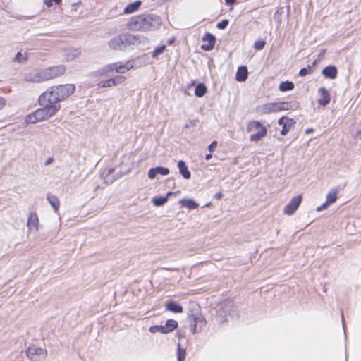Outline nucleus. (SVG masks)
<instances>
[{
    "label": "nucleus",
    "mask_w": 361,
    "mask_h": 361,
    "mask_svg": "<svg viewBox=\"0 0 361 361\" xmlns=\"http://www.w3.org/2000/svg\"><path fill=\"white\" fill-rule=\"evenodd\" d=\"M66 72L63 65L51 66L45 68H34L26 71L23 75V80L30 83H41L61 76Z\"/></svg>",
    "instance_id": "nucleus-1"
},
{
    "label": "nucleus",
    "mask_w": 361,
    "mask_h": 361,
    "mask_svg": "<svg viewBox=\"0 0 361 361\" xmlns=\"http://www.w3.org/2000/svg\"><path fill=\"white\" fill-rule=\"evenodd\" d=\"M247 69L245 66H240L235 75V79L238 82H244L247 78Z\"/></svg>",
    "instance_id": "nucleus-20"
},
{
    "label": "nucleus",
    "mask_w": 361,
    "mask_h": 361,
    "mask_svg": "<svg viewBox=\"0 0 361 361\" xmlns=\"http://www.w3.org/2000/svg\"><path fill=\"white\" fill-rule=\"evenodd\" d=\"M212 157V153L207 154L205 157L206 160H209Z\"/></svg>",
    "instance_id": "nucleus-51"
},
{
    "label": "nucleus",
    "mask_w": 361,
    "mask_h": 361,
    "mask_svg": "<svg viewBox=\"0 0 361 361\" xmlns=\"http://www.w3.org/2000/svg\"><path fill=\"white\" fill-rule=\"evenodd\" d=\"M206 92H207V87L204 84L200 83L196 86L195 90V94L197 97H202L206 94Z\"/></svg>",
    "instance_id": "nucleus-30"
},
{
    "label": "nucleus",
    "mask_w": 361,
    "mask_h": 361,
    "mask_svg": "<svg viewBox=\"0 0 361 361\" xmlns=\"http://www.w3.org/2000/svg\"><path fill=\"white\" fill-rule=\"evenodd\" d=\"M228 21L227 20H224L221 22H219V23H217L216 25V27L219 28V29H224L226 28V27L228 25Z\"/></svg>",
    "instance_id": "nucleus-41"
},
{
    "label": "nucleus",
    "mask_w": 361,
    "mask_h": 361,
    "mask_svg": "<svg viewBox=\"0 0 361 361\" xmlns=\"http://www.w3.org/2000/svg\"><path fill=\"white\" fill-rule=\"evenodd\" d=\"M235 0H225V1L226 2V4H233L235 3Z\"/></svg>",
    "instance_id": "nucleus-50"
},
{
    "label": "nucleus",
    "mask_w": 361,
    "mask_h": 361,
    "mask_svg": "<svg viewBox=\"0 0 361 361\" xmlns=\"http://www.w3.org/2000/svg\"><path fill=\"white\" fill-rule=\"evenodd\" d=\"M166 309L173 313H181L183 311L182 306L173 301H168L166 304Z\"/></svg>",
    "instance_id": "nucleus-19"
},
{
    "label": "nucleus",
    "mask_w": 361,
    "mask_h": 361,
    "mask_svg": "<svg viewBox=\"0 0 361 361\" xmlns=\"http://www.w3.org/2000/svg\"><path fill=\"white\" fill-rule=\"evenodd\" d=\"M161 23L160 18L157 16L139 15L133 17L128 26L132 30L147 32L157 29Z\"/></svg>",
    "instance_id": "nucleus-2"
},
{
    "label": "nucleus",
    "mask_w": 361,
    "mask_h": 361,
    "mask_svg": "<svg viewBox=\"0 0 361 361\" xmlns=\"http://www.w3.org/2000/svg\"><path fill=\"white\" fill-rule=\"evenodd\" d=\"M221 197H222V193H221V192H219L216 193V194L214 195V197H215L216 199H218V200H219V199H221Z\"/></svg>",
    "instance_id": "nucleus-48"
},
{
    "label": "nucleus",
    "mask_w": 361,
    "mask_h": 361,
    "mask_svg": "<svg viewBox=\"0 0 361 361\" xmlns=\"http://www.w3.org/2000/svg\"><path fill=\"white\" fill-rule=\"evenodd\" d=\"M47 200L49 203L51 205L55 212H57L59 207V199L52 195L48 194L47 196Z\"/></svg>",
    "instance_id": "nucleus-26"
},
{
    "label": "nucleus",
    "mask_w": 361,
    "mask_h": 361,
    "mask_svg": "<svg viewBox=\"0 0 361 361\" xmlns=\"http://www.w3.org/2000/svg\"><path fill=\"white\" fill-rule=\"evenodd\" d=\"M39 104L46 109H52V116H54L61 109L60 99L58 97L54 87H50L40 94L38 99Z\"/></svg>",
    "instance_id": "nucleus-3"
},
{
    "label": "nucleus",
    "mask_w": 361,
    "mask_h": 361,
    "mask_svg": "<svg viewBox=\"0 0 361 361\" xmlns=\"http://www.w3.org/2000/svg\"><path fill=\"white\" fill-rule=\"evenodd\" d=\"M216 146H217V142L216 141H213L208 146V150L209 151V152L212 153L213 152H214L215 149L216 148Z\"/></svg>",
    "instance_id": "nucleus-42"
},
{
    "label": "nucleus",
    "mask_w": 361,
    "mask_h": 361,
    "mask_svg": "<svg viewBox=\"0 0 361 361\" xmlns=\"http://www.w3.org/2000/svg\"><path fill=\"white\" fill-rule=\"evenodd\" d=\"M178 327V322L174 319H168L166 322L164 328L165 329L166 334L173 331Z\"/></svg>",
    "instance_id": "nucleus-25"
},
{
    "label": "nucleus",
    "mask_w": 361,
    "mask_h": 361,
    "mask_svg": "<svg viewBox=\"0 0 361 361\" xmlns=\"http://www.w3.org/2000/svg\"><path fill=\"white\" fill-rule=\"evenodd\" d=\"M294 87H295V85H294L293 82H289V81H285V82H281V84L279 85V89L281 92H286V91H290V90H293Z\"/></svg>",
    "instance_id": "nucleus-29"
},
{
    "label": "nucleus",
    "mask_w": 361,
    "mask_h": 361,
    "mask_svg": "<svg viewBox=\"0 0 361 361\" xmlns=\"http://www.w3.org/2000/svg\"><path fill=\"white\" fill-rule=\"evenodd\" d=\"M165 49H166V46L165 45H161V46L156 48L154 49V51H153V53H152V56L153 57H157L159 54H162L163 51L165 50Z\"/></svg>",
    "instance_id": "nucleus-36"
},
{
    "label": "nucleus",
    "mask_w": 361,
    "mask_h": 361,
    "mask_svg": "<svg viewBox=\"0 0 361 361\" xmlns=\"http://www.w3.org/2000/svg\"><path fill=\"white\" fill-rule=\"evenodd\" d=\"M195 125H196V121H195V120L190 121L189 122V123L185 125V128L194 127V126H195Z\"/></svg>",
    "instance_id": "nucleus-47"
},
{
    "label": "nucleus",
    "mask_w": 361,
    "mask_h": 361,
    "mask_svg": "<svg viewBox=\"0 0 361 361\" xmlns=\"http://www.w3.org/2000/svg\"><path fill=\"white\" fill-rule=\"evenodd\" d=\"M169 173V169L163 166H157L150 169L148 172V177L154 179L158 175L166 176Z\"/></svg>",
    "instance_id": "nucleus-16"
},
{
    "label": "nucleus",
    "mask_w": 361,
    "mask_h": 361,
    "mask_svg": "<svg viewBox=\"0 0 361 361\" xmlns=\"http://www.w3.org/2000/svg\"><path fill=\"white\" fill-rule=\"evenodd\" d=\"M232 308H233L232 304L228 303V304L225 305L222 307V309H220L218 312L219 317L221 316L222 313H226V312L230 311Z\"/></svg>",
    "instance_id": "nucleus-35"
},
{
    "label": "nucleus",
    "mask_w": 361,
    "mask_h": 361,
    "mask_svg": "<svg viewBox=\"0 0 361 361\" xmlns=\"http://www.w3.org/2000/svg\"><path fill=\"white\" fill-rule=\"evenodd\" d=\"M298 107L297 103L291 102H274L267 103L257 106V111L260 114H268L288 109H296Z\"/></svg>",
    "instance_id": "nucleus-5"
},
{
    "label": "nucleus",
    "mask_w": 361,
    "mask_h": 361,
    "mask_svg": "<svg viewBox=\"0 0 361 361\" xmlns=\"http://www.w3.org/2000/svg\"><path fill=\"white\" fill-rule=\"evenodd\" d=\"M149 330L152 334H155L157 332H160L161 334H166L165 329L164 328V326H162V325H160V326H159V325L152 326H150Z\"/></svg>",
    "instance_id": "nucleus-32"
},
{
    "label": "nucleus",
    "mask_w": 361,
    "mask_h": 361,
    "mask_svg": "<svg viewBox=\"0 0 361 361\" xmlns=\"http://www.w3.org/2000/svg\"><path fill=\"white\" fill-rule=\"evenodd\" d=\"M126 80V78L123 76H116L112 78V80L115 82V86L119 84H122Z\"/></svg>",
    "instance_id": "nucleus-39"
},
{
    "label": "nucleus",
    "mask_w": 361,
    "mask_h": 361,
    "mask_svg": "<svg viewBox=\"0 0 361 361\" xmlns=\"http://www.w3.org/2000/svg\"><path fill=\"white\" fill-rule=\"evenodd\" d=\"M80 55V51L78 49H71L67 51L66 54V60L72 61Z\"/></svg>",
    "instance_id": "nucleus-27"
},
{
    "label": "nucleus",
    "mask_w": 361,
    "mask_h": 361,
    "mask_svg": "<svg viewBox=\"0 0 361 361\" xmlns=\"http://www.w3.org/2000/svg\"><path fill=\"white\" fill-rule=\"evenodd\" d=\"M173 192H169L166 194V197H154L152 200V202L156 207H161L165 204L169 199V197L172 195Z\"/></svg>",
    "instance_id": "nucleus-22"
},
{
    "label": "nucleus",
    "mask_w": 361,
    "mask_h": 361,
    "mask_svg": "<svg viewBox=\"0 0 361 361\" xmlns=\"http://www.w3.org/2000/svg\"><path fill=\"white\" fill-rule=\"evenodd\" d=\"M51 161V159H49V160L47 161L46 164H49Z\"/></svg>",
    "instance_id": "nucleus-53"
},
{
    "label": "nucleus",
    "mask_w": 361,
    "mask_h": 361,
    "mask_svg": "<svg viewBox=\"0 0 361 361\" xmlns=\"http://www.w3.org/2000/svg\"><path fill=\"white\" fill-rule=\"evenodd\" d=\"M52 109H46L43 106L36 111L27 114L25 117V122L27 124H35L38 122L48 120L52 117Z\"/></svg>",
    "instance_id": "nucleus-7"
},
{
    "label": "nucleus",
    "mask_w": 361,
    "mask_h": 361,
    "mask_svg": "<svg viewBox=\"0 0 361 361\" xmlns=\"http://www.w3.org/2000/svg\"><path fill=\"white\" fill-rule=\"evenodd\" d=\"M61 101L65 100L75 91V85L71 83L54 86Z\"/></svg>",
    "instance_id": "nucleus-9"
},
{
    "label": "nucleus",
    "mask_w": 361,
    "mask_h": 361,
    "mask_svg": "<svg viewBox=\"0 0 361 361\" xmlns=\"http://www.w3.org/2000/svg\"><path fill=\"white\" fill-rule=\"evenodd\" d=\"M27 53H22L20 51L17 52L13 58V61L19 63H25L27 61Z\"/></svg>",
    "instance_id": "nucleus-31"
},
{
    "label": "nucleus",
    "mask_w": 361,
    "mask_h": 361,
    "mask_svg": "<svg viewBox=\"0 0 361 361\" xmlns=\"http://www.w3.org/2000/svg\"><path fill=\"white\" fill-rule=\"evenodd\" d=\"M278 123L281 126H282L283 128L281 131V134L282 135H286L288 132L290 130V129L294 126L295 122L293 119L289 118L286 116L281 117Z\"/></svg>",
    "instance_id": "nucleus-14"
},
{
    "label": "nucleus",
    "mask_w": 361,
    "mask_h": 361,
    "mask_svg": "<svg viewBox=\"0 0 361 361\" xmlns=\"http://www.w3.org/2000/svg\"><path fill=\"white\" fill-rule=\"evenodd\" d=\"M194 322H195V324H194V326L192 329V331L193 334H195L196 332L197 325V324L199 322L200 323H202V324L204 323V319H203V318L202 317H195Z\"/></svg>",
    "instance_id": "nucleus-37"
},
{
    "label": "nucleus",
    "mask_w": 361,
    "mask_h": 361,
    "mask_svg": "<svg viewBox=\"0 0 361 361\" xmlns=\"http://www.w3.org/2000/svg\"><path fill=\"white\" fill-rule=\"evenodd\" d=\"M6 106V100L4 97L0 96V110Z\"/></svg>",
    "instance_id": "nucleus-43"
},
{
    "label": "nucleus",
    "mask_w": 361,
    "mask_h": 361,
    "mask_svg": "<svg viewBox=\"0 0 361 361\" xmlns=\"http://www.w3.org/2000/svg\"><path fill=\"white\" fill-rule=\"evenodd\" d=\"M337 195H338V192L336 190H334V189L331 190L326 195V202L329 205H331L333 203H334L337 200Z\"/></svg>",
    "instance_id": "nucleus-28"
},
{
    "label": "nucleus",
    "mask_w": 361,
    "mask_h": 361,
    "mask_svg": "<svg viewBox=\"0 0 361 361\" xmlns=\"http://www.w3.org/2000/svg\"><path fill=\"white\" fill-rule=\"evenodd\" d=\"M246 130L249 133L256 131L250 135V140L252 142H258L267 135V128L259 121H252L247 123Z\"/></svg>",
    "instance_id": "nucleus-8"
},
{
    "label": "nucleus",
    "mask_w": 361,
    "mask_h": 361,
    "mask_svg": "<svg viewBox=\"0 0 361 361\" xmlns=\"http://www.w3.org/2000/svg\"><path fill=\"white\" fill-rule=\"evenodd\" d=\"M313 131H314L313 128H307L305 130V133L306 134H310V133H312Z\"/></svg>",
    "instance_id": "nucleus-49"
},
{
    "label": "nucleus",
    "mask_w": 361,
    "mask_h": 361,
    "mask_svg": "<svg viewBox=\"0 0 361 361\" xmlns=\"http://www.w3.org/2000/svg\"><path fill=\"white\" fill-rule=\"evenodd\" d=\"M102 87H108L115 86V82L112 80V78L102 81L99 84Z\"/></svg>",
    "instance_id": "nucleus-34"
},
{
    "label": "nucleus",
    "mask_w": 361,
    "mask_h": 361,
    "mask_svg": "<svg viewBox=\"0 0 361 361\" xmlns=\"http://www.w3.org/2000/svg\"><path fill=\"white\" fill-rule=\"evenodd\" d=\"M179 204L181 207H186L189 209H195L199 206V204L192 199H181L179 200Z\"/></svg>",
    "instance_id": "nucleus-21"
},
{
    "label": "nucleus",
    "mask_w": 361,
    "mask_h": 361,
    "mask_svg": "<svg viewBox=\"0 0 361 361\" xmlns=\"http://www.w3.org/2000/svg\"><path fill=\"white\" fill-rule=\"evenodd\" d=\"M27 233H31L32 232H37L39 229V220L37 216V214L35 212H31L27 219Z\"/></svg>",
    "instance_id": "nucleus-13"
},
{
    "label": "nucleus",
    "mask_w": 361,
    "mask_h": 361,
    "mask_svg": "<svg viewBox=\"0 0 361 361\" xmlns=\"http://www.w3.org/2000/svg\"><path fill=\"white\" fill-rule=\"evenodd\" d=\"M329 205L325 202L324 204H322L321 206L318 207L317 208V212H321L325 209H326Z\"/></svg>",
    "instance_id": "nucleus-46"
},
{
    "label": "nucleus",
    "mask_w": 361,
    "mask_h": 361,
    "mask_svg": "<svg viewBox=\"0 0 361 361\" xmlns=\"http://www.w3.org/2000/svg\"><path fill=\"white\" fill-rule=\"evenodd\" d=\"M173 42V40L169 41V44H171Z\"/></svg>",
    "instance_id": "nucleus-54"
},
{
    "label": "nucleus",
    "mask_w": 361,
    "mask_h": 361,
    "mask_svg": "<svg viewBox=\"0 0 361 361\" xmlns=\"http://www.w3.org/2000/svg\"><path fill=\"white\" fill-rule=\"evenodd\" d=\"M265 45V41L264 40H258L255 42L254 47L257 50H262Z\"/></svg>",
    "instance_id": "nucleus-38"
},
{
    "label": "nucleus",
    "mask_w": 361,
    "mask_h": 361,
    "mask_svg": "<svg viewBox=\"0 0 361 361\" xmlns=\"http://www.w3.org/2000/svg\"><path fill=\"white\" fill-rule=\"evenodd\" d=\"M178 167L180 173L183 176L184 178L189 179L190 178V172L189 171L188 166L183 161H179L178 162Z\"/></svg>",
    "instance_id": "nucleus-23"
},
{
    "label": "nucleus",
    "mask_w": 361,
    "mask_h": 361,
    "mask_svg": "<svg viewBox=\"0 0 361 361\" xmlns=\"http://www.w3.org/2000/svg\"><path fill=\"white\" fill-rule=\"evenodd\" d=\"M47 351L35 345H30L27 349V357L32 361H39L46 357Z\"/></svg>",
    "instance_id": "nucleus-11"
},
{
    "label": "nucleus",
    "mask_w": 361,
    "mask_h": 361,
    "mask_svg": "<svg viewBox=\"0 0 361 361\" xmlns=\"http://www.w3.org/2000/svg\"><path fill=\"white\" fill-rule=\"evenodd\" d=\"M135 39V36L127 34H122L112 38L109 42V46L114 49H120L126 42H132Z\"/></svg>",
    "instance_id": "nucleus-10"
},
{
    "label": "nucleus",
    "mask_w": 361,
    "mask_h": 361,
    "mask_svg": "<svg viewBox=\"0 0 361 361\" xmlns=\"http://www.w3.org/2000/svg\"><path fill=\"white\" fill-rule=\"evenodd\" d=\"M61 1V0H44V3L48 7L51 6L53 5V2H54L55 4L59 5Z\"/></svg>",
    "instance_id": "nucleus-40"
},
{
    "label": "nucleus",
    "mask_w": 361,
    "mask_h": 361,
    "mask_svg": "<svg viewBox=\"0 0 361 361\" xmlns=\"http://www.w3.org/2000/svg\"><path fill=\"white\" fill-rule=\"evenodd\" d=\"M309 70H310V68H303L300 71L299 75L300 76H305L306 75H307L309 73Z\"/></svg>",
    "instance_id": "nucleus-44"
},
{
    "label": "nucleus",
    "mask_w": 361,
    "mask_h": 361,
    "mask_svg": "<svg viewBox=\"0 0 361 361\" xmlns=\"http://www.w3.org/2000/svg\"><path fill=\"white\" fill-rule=\"evenodd\" d=\"M141 4H142V2L140 1H137L135 2H133V3L128 5L125 8L123 12L126 14L132 13L136 11L137 10H138V8L140 7Z\"/></svg>",
    "instance_id": "nucleus-24"
},
{
    "label": "nucleus",
    "mask_w": 361,
    "mask_h": 361,
    "mask_svg": "<svg viewBox=\"0 0 361 361\" xmlns=\"http://www.w3.org/2000/svg\"><path fill=\"white\" fill-rule=\"evenodd\" d=\"M202 41L204 44L202 45V49L205 51L212 50L215 44V37L210 33H206L203 37Z\"/></svg>",
    "instance_id": "nucleus-15"
},
{
    "label": "nucleus",
    "mask_w": 361,
    "mask_h": 361,
    "mask_svg": "<svg viewBox=\"0 0 361 361\" xmlns=\"http://www.w3.org/2000/svg\"><path fill=\"white\" fill-rule=\"evenodd\" d=\"M180 192V191H176L175 192H173L172 195H178Z\"/></svg>",
    "instance_id": "nucleus-52"
},
{
    "label": "nucleus",
    "mask_w": 361,
    "mask_h": 361,
    "mask_svg": "<svg viewBox=\"0 0 361 361\" xmlns=\"http://www.w3.org/2000/svg\"><path fill=\"white\" fill-rule=\"evenodd\" d=\"M186 351L184 348L180 347V344H178V361H183L185 358Z\"/></svg>",
    "instance_id": "nucleus-33"
},
{
    "label": "nucleus",
    "mask_w": 361,
    "mask_h": 361,
    "mask_svg": "<svg viewBox=\"0 0 361 361\" xmlns=\"http://www.w3.org/2000/svg\"><path fill=\"white\" fill-rule=\"evenodd\" d=\"M302 200V195H298L293 197L290 201L285 206L283 209L284 214L289 216L293 214L300 205Z\"/></svg>",
    "instance_id": "nucleus-12"
},
{
    "label": "nucleus",
    "mask_w": 361,
    "mask_h": 361,
    "mask_svg": "<svg viewBox=\"0 0 361 361\" xmlns=\"http://www.w3.org/2000/svg\"><path fill=\"white\" fill-rule=\"evenodd\" d=\"M39 104L46 109H52V116H54L61 109L60 99L58 97L54 87H50L40 94L38 99Z\"/></svg>",
    "instance_id": "nucleus-4"
},
{
    "label": "nucleus",
    "mask_w": 361,
    "mask_h": 361,
    "mask_svg": "<svg viewBox=\"0 0 361 361\" xmlns=\"http://www.w3.org/2000/svg\"><path fill=\"white\" fill-rule=\"evenodd\" d=\"M319 93L320 94L321 98L318 100V104L321 106H325L330 102V94L329 91L323 87L319 88Z\"/></svg>",
    "instance_id": "nucleus-17"
},
{
    "label": "nucleus",
    "mask_w": 361,
    "mask_h": 361,
    "mask_svg": "<svg viewBox=\"0 0 361 361\" xmlns=\"http://www.w3.org/2000/svg\"><path fill=\"white\" fill-rule=\"evenodd\" d=\"M354 136L357 139H361V123L359 128L355 131Z\"/></svg>",
    "instance_id": "nucleus-45"
},
{
    "label": "nucleus",
    "mask_w": 361,
    "mask_h": 361,
    "mask_svg": "<svg viewBox=\"0 0 361 361\" xmlns=\"http://www.w3.org/2000/svg\"><path fill=\"white\" fill-rule=\"evenodd\" d=\"M133 66L130 62L122 63L121 62L108 64L100 69L97 70L94 74L96 75H104L111 72L116 71L118 73H125L128 71L133 68Z\"/></svg>",
    "instance_id": "nucleus-6"
},
{
    "label": "nucleus",
    "mask_w": 361,
    "mask_h": 361,
    "mask_svg": "<svg viewBox=\"0 0 361 361\" xmlns=\"http://www.w3.org/2000/svg\"><path fill=\"white\" fill-rule=\"evenodd\" d=\"M337 68L334 66H326L322 71V74L325 78L334 79L337 76Z\"/></svg>",
    "instance_id": "nucleus-18"
}]
</instances>
